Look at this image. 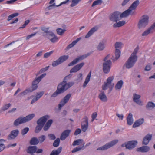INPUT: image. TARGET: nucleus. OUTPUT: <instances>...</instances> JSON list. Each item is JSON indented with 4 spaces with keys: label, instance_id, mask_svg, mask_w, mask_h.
<instances>
[{
    "label": "nucleus",
    "instance_id": "nucleus-42",
    "mask_svg": "<svg viewBox=\"0 0 155 155\" xmlns=\"http://www.w3.org/2000/svg\"><path fill=\"white\" fill-rule=\"evenodd\" d=\"M83 140L81 139H79L74 141L73 143V146L78 145L82 143Z\"/></svg>",
    "mask_w": 155,
    "mask_h": 155
},
{
    "label": "nucleus",
    "instance_id": "nucleus-12",
    "mask_svg": "<svg viewBox=\"0 0 155 155\" xmlns=\"http://www.w3.org/2000/svg\"><path fill=\"white\" fill-rule=\"evenodd\" d=\"M84 120L81 124V128L82 131L84 132H85L87 130L88 126V119L87 117H86Z\"/></svg>",
    "mask_w": 155,
    "mask_h": 155
},
{
    "label": "nucleus",
    "instance_id": "nucleus-22",
    "mask_svg": "<svg viewBox=\"0 0 155 155\" xmlns=\"http://www.w3.org/2000/svg\"><path fill=\"white\" fill-rule=\"evenodd\" d=\"M143 118H140L136 121L133 125V127L136 128L141 125L144 122Z\"/></svg>",
    "mask_w": 155,
    "mask_h": 155
},
{
    "label": "nucleus",
    "instance_id": "nucleus-17",
    "mask_svg": "<svg viewBox=\"0 0 155 155\" xmlns=\"http://www.w3.org/2000/svg\"><path fill=\"white\" fill-rule=\"evenodd\" d=\"M152 135L149 134H147L143 138L142 144L143 145H147L149 143V141L151 140Z\"/></svg>",
    "mask_w": 155,
    "mask_h": 155
},
{
    "label": "nucleus",
    "instance_id": "nucleus-32",
    "mask_svg": "<svg viewBox=\"0 0 155 155\" xmlns=\"http://www.w3.org/2000/svg\"><path fill=\"white\" fill-rule=\"evenodd\" d=\"M39 143L38 139L36 137L32 138L30 141V143L31 145H35L38 144Z\"/></svg>",
    "mask_w": 155,
    "mask_h": 155
},
{
    "label": "nucleus",
    "instance_id": "nucleus-39",
    "mask_svg": "<svg viewBox=\"0 0 155 155\" xmlns=\"http://www.w3.org/2000/svg\"><path fill=\"white\" fill-rule=\"evenodd\" d=\"M43 126L39 124H37L35 129V133H39L42 129Z\"/></svg>",
    "mask_w": 155,
    "mask_h": 155
},
{
    "label": "nucleus",
    "instance_id": "nucleus-6",
    "mask_svg": "<svg viewBox=\"0 0 155 155\" xmlns=\"http://www.w3.org/2000/svg\"><path fill=\"white\" fill-rule=\"evenodd\" d=\"M118 142V140L117 139L114 140L109 142L105 145L98 148L97 150H107L110 147L114 146L115 144L117 143Z\"/></svg>",
    "mask_w": 155,
    "mask_h": 155
},
{
    "label": "nucleus",
    "instance_id": "nucleus-62",
    "mask_svg": "<svg viewBox=\"0 0 155 155\" xmlns=\"http://www.w3.org/2000/svg\"><path fill=\"white\" fill-rule=\"evenodd\" d=\"M97 114L96 112L94 113L91 116V117L92 118V121L93 122L94 121V119L97 116Z\"/></svg>",
    "mask_w": 155,
    "mask_h": 155
},
{
    "label": "nucleus",
    "instance_id": "nucleus-46",
    "mask_svg": "<svg viewBox=\"0 0 155 155\" xmlns=\"http://www.w3.org/2000/svg\"><path fill=\"white\" fill-rule=\"evenodd\" d=\"M57 33L60 35H62L65 31V29H63L61 28H58L56 30Z\"/></svg>",
    "mask_w": 155,
    "mask_h": 155
},
{
    "label": "nucleus",
    "instance_id": "nucleus-16",
    "mask_svg": "<svg viewBox=\"0 0 155 155\" xmlns=\"http://www.w3.org/2000/svg\"><path fill=\"white\" fill-rule=\"evenodd\" d=\"M19 133V131L18 129L12 130L8 136V139L10 140L15 139L18 136Z\"/></svg>",
    "mask_w": 155,
    "mask_h": 155
},
{
    "label": "nucleus",
    "instance_id": "nucleus-55",
    "mask_svg": "<svg viewBox=\"0 0 155 155\" xmlns=\"http://www.w3.org/2000/svg\"><path fill=\"white\" fill-rule=\"evenodd\" d=\"M46 138V137L44 135H42L38 137V140L41 143L44 141Z\"/></svg>",
    "mask_w": 155,
    "mask_h": 155
},
{
    "label": "nucleus",
    "instance_id": "nucleus-20",
    "mask_svg": "<svg viewBox=\"0 0 155 155\" xmlns=\"http://www.w3.org/2000/svg\"><path fill=\"white\" fill-rule=\"evenodd\" d=\"M25 123L22 117H20L16 119L13 123V125L15 126H18L20 124Z\"/></svg>",
    "mask_w": 155,
    "mask_h": 155
},
{
    "label": "nucleus",
    "instance_id": "nucleus-10",
    "mask_svg": "<svg viewBox=\"0 0 155 155\" xmlns=\"http://www.w3.org/2000/svg\"><path fill=\"white\" fill-rule=\"evenodd\" d=\"M36 89L37 87L36 86L34 87L32 85L31 87L27 88L25 90L21 92L19 94L18 96L19 97H21L23 95H25L29 93L32 92Z\"/></svg>",
    "mask_w": 155,
    "mask_h": 155
},
{
    "label": "nucleus",
    "instance_id": "nucleus-63",
    "mask_svg": "<svg viewBox=\"0 0 155 155\" xmlns=\"http://www.w3.org/2000/svg\"><path fill=\"white\" fill-rule=\"evenodd\" d=\"M49 68V66L45 67L41 69L40 71V73H42L43 72H45L48 70Z\"/></svg>",
    "mask_w": 155,
    "mask_h": 155
},
{
    "label": "nucleus",
    "instance_id": "nucleus-25",
    "mask_svg": "<svg viewBox=\"0 0 155 155\" xmlns=\"http://www.w3.org/2000/svg\"><path fill=\"white\" fill-rule=\"evenodd\" d=\"M91 72H90L87 75V76L86 78L85 79V81L83 83V88H84L86 87L87 86V84L88 83L89 81H90L91 77Z\"/></svg>",
    "mask_w": 155,
    "mask_h": 155
},
{
    "label": "nucleus",
    "instance_id": "nucleus-37",
    "mask_svg": "<svg viewBox=\"0 0 155 155\" xmlns=\"http://www.w3.org/2000/svg\"><path fill=\"white\" fill-rule=\"evenodd\" d=\"M105 48V44L103 42H100L98 44L97 47V50L100 51L103 50Z\"/></svg>",
    "mask_w": 155,
    "mask_h": 155
},
{
    "label": "nucleus",
    "instance_id": "nucleus-35",
    "mask_svg": "<svg viewBox=\"0 0 155 155\" xmlns=\"http://www.w3.org/2000/svg\"><path fill=\"white\" fill-rule=\"evenodd\" d=\"M155 107V104L152 102L149 101L148 102L146 106V108L149 109H152Z\"/></svg>",
    "mask_w": 155,
    "mask_h": 155
},
{
    "label": "nucleus",
    "instance_id": "nucleus-23",
    "mask_svg": "<svg viewBox=\"0 0 155 155\" xmlns=\"http://www.w3.org/2000/svg\"><path fill=\"white\" fill-rule=\"evenodd\" d=\"M35 117V114L32 113L23 117L24 123L28 122L31 120Z\"/></svg>",
    "mask_w": 155,
    "mask_h": 155
},
{
    "label": "nucleus",
    "instance_id": "nucleus-48",
    "mask_svg": "<svg viewBox=\"0 0 155 155\" xmlns=\"http://www.w3.org/2000/svg\"><path fill=\"white\" fill-rule=\"evenodd\" d=\"M153 32L149 28L147 30L143 32L142 34V35L143 36H147L150 33Z\"/></svg>",
    "mask_w": 155,
    "mask_h": 155
},
{
    "label": "nucleus",
    "instance_id": "nucleus-8",
    "mask_svg": "<svg viewBox=\"0 0 155 155\" xmlns=\"http://www.w3.org/2000/svg\"><path fill=\"white\" fill-rule=\"evenodd\" d=\"M90 53H87L86 54L81 55L73 60L72 62L69 63L68 64L69 66H73L78 63L79 61L82 60L90 55Z\"/></svg>",
    "mask_w": 155,
    "mask_h": 155
},
{
    "label": "nucleus",
    "instance_id": "nucleus-36",
    "mask_svg": "<svg viewBox=\"0 0 155 155\" xmlns=\"http://www.w3.org/2000/svg\"><path fill=\"white\" fill-rule=\"evenodd\" d=\"M125 23V21H120L118 22H116L113 25V27H119L123 25Z\"/></svg>",
    "mask_w": 155,
    "mask_h": 155
},
{
    "label": "nucleus",
    "instance_id": "nucleus-30",
    "mask_svg": "<svg viewBox=\"0 0 155 155\" xmlns=\"http://www.w3.org/2000/svg\"><path fill=\"white\" fill-rule=\"evenodd\" d=\"M120 50H118L117 49V50H116L115 51V59H114V57L113 56H112L111 59L112 60L115 61L116 60H117L120 57Z\"/></svg>",
    "mask_w": 155,
    "mask_h": 155
},
{
    "label": "nucleus",
    "instance_id": "nucleus-3",
    "mask_svg": "<svg viewBox=\"0 0 155 155\" xmlns=\"http://www.w3.org/2000/svg\"><path fill=\"white\" fill-rule=\"evenodd\" d=\"M148 16L147 15H143L140 18L138 24V28H144L148 25Z\"/></svg>",
    "mask_w": 155,
    "mask_h": 155
},
{
    "label": "nucleus",
    "instance_id": "nucleus-51",
    "mask_svg": "<svg viewBox=\"0 0 155 155\" xmlns=\"http://www.w3.org/2000/svg\"><path fill=\"white\" fill-rule=\"evenodd\" d=\"M11 106L10 103L6 104L2 108V110L3 111H5L8 109Z\"/></svg>",
    "mask_w": 155,
    "mask_h": 155
},
{
    "label": "nucleus",
    "instance_id": "nucleus-56",
    "mask_svg": "<svg viewBox=\"0 0 155 155\" xmlns=\"http://www.w3.org/2000/svg\"><path fill=\"white\" fill-rule=\"evenodd\" d=\"M53 51H51L50 52L46 53L44 55V57L45 58H47L49 57L53 53Z\"/></svg>",
    "mask_w": 155,
    "mask_h": 155
},
{
    "label": "nucleus",
    "instance_id": "nucleus-64",
    "mask_svg": "<svg viewBox=\"0 0 155 155\" xmlns=\"http://www.w3.org/2000/svg\"><path fill=\"white\" fill-rule=\"evenodd\" d=\"M81 132V130L79 128L77 129L75 131L74 134L75 135H77L80 134Z\"/></svg>",
    "mask_w": 155,
    "mask_h": 155
},
{
    "label": "nucleus",
    "instance_id": "nucleus-19",
    "mask_svg": "<svg viewBox=\"0 0 155 155\" xmlns=\"http://www.w3.org/2000/svg\"><path fill=\"white\" fill-rule=\"evenodd\" d=\"M150 150V147L148 146H143L137 148V150L138 152L142 153L148 152Z\"/></svg>",
    "mask_w": 155,
    "mask_h": 155
},
{
    "label": "nucleus",
    "instance_id": "nucleus-4",
    "mask_svg": "<svg viewBox=\"0 0 155 155\" xmlns=\"http://www.w3.org/2000/svg\"><path fill=\"white\" fill-rule=\"evenodd\" d=\"M114 79V77L113 76L109 77L107 79L106 82H105L102 86V89L105 90L108 88H112L114 86V84L112 83Z\"/></svg>",
    "mask_w": 155,
    "mask_h": 155
},
{
    "label": "nucleus",
    "instance_id": "nucleus-49",
    "mask_svg": "<svg viewBox=\"0 0 155 155\" xmlns=\"http://www.w3.org/2000/svg\"><path fill=\"white\" fill-rule=\"evenodd\" d=\"M60 142V139L59 138H57L55 140L53 143V146L54 147H58L59 144Z\"/></svg>",
    "mask_w": 155,
    "mask_h": 155
},
{
    "label": "nucleus",
    "instance_id": "nucleus-1",
    "mask_svg": "<svg viewBox=\"0 0 155 155\" xmlns=\"http://www.w3.org/2000/svg\"><path fill=\"white\" fill-rule=\"evenodd\" d=\"M65 77L63 81L59 83L57 87L56 91L51 95V97H56L58 95L63 93L74 84V82L71 81L67 83L66 78Z\"/></svg>",
    "mask_w": 155,
    "mask_h": 155
},
{
    "label": "nucleus",
    "instance_id": "nucleus-18",
    "mask_svg": "<svg viewBox=\"0 0 155 155\" xmlns=\"http://www.w3.org/2000/svg\"><path fill=\"white\" fill-rule=\"evenodd\" d=\"M71 132L70 130H67L64 131L60 136V139L61 140H64L69 135Z\"/></svg>",
    "mask_w": 155,
    "mask_h": 155
},
{
    "label": "nucleus",
    "instance_id": "nucleus-61",
    "mask_svg": "<svg viewBox=\"0 0 155 155\" xmlns=\"http://www.w3.org/2000/svg\"><path fill=\"white\" fill-rule=\"evenodd\" d=\"M57 6L55 5V3H54L52 5H50L48 7H47L46 9L48 10H50L53 9V6Z\"/></svg>",
    "mask_w": 155,
    "mask_h": 155
},
{
    "label": "nucleus",
    "instance_id": "nucleus-45",
    "mask_svg": "<svg viewBox=\"0 0 155 155\" xmlns=\"http://www.w3.org/2000/svg\"><path fill=\"white\" fill-rule=\"evenodd\" d=\"M103 2L102 0H97L94 2L92 5V7H94L97 5H99L101 4Z\"/></svg>",
    "mask_w": 155,
    "mask_h": 155
},
{
    "label": "nucleus",
    "instance_id": "nucleus-13",
    "mask_svg": "<svg viewBox=\"0 0 155 155\" xmlns=\"http://www.w3.org/2000/svg\"><path fill=\"white\" fill-rule=\"evenodd\" d=\"M84 63L82 62L79 64H77L73 67L70 71L71 73H75L79 71L82 67L84 65Z\"/></svg>",
    "mask_w": 155,
    "mask_h": 155
},
{
    "label": "nucleus",
    "instance_id": "nucleus-7",
    "mask_svg": "<svg viewBox=\"0 0 155 155\" xmlns=\"http://www.w3.org/2000/svg\"><path fill=\"white\" fill-rule=\"evenodd\" d=\"M109 19L112 21L117 22L122 19L120 13L118 12H114L110 15Z\"/></svg>",
    "mask_w": 155,
    "mask_h": 155
},
{
    "label": "nucleus",
    "instance_id": "nucleus-34",
    "mask_svg": "<svg viewBox=\"0 0 155 155\" xmlns=\"http://www.w3.org/2000/svg\"><path fill=\"white\" fill-rule=\"evenodd\" d=\"M62 149V147H60L56 150H53L50 155H58L61 151Z\"/></svg>",
    "mask_w": 155,
    "mask_h": 155
},
{
    "label": "nucleus",
    "instance_id": "nucleus-43",
    "mask_svg": "<svg viewBox=\"0 0 155 155\" xmlns=\"http://www.w3.org/2000/svg\"><path fill=\"white\" fill-rule=\"evenodd\" d=\"M81 1V0H72L71 4L70 5L71 6L73 7L76 6Z\"/></svg>",
    "mask_w": 155,
    "mask_h": 155
},
{
    "label": "nucleus",
    "instance_id": "nucleus-52",
    "mask_svg": "<svg viewBox=\"0 0 155 155\" xmlns=\"http://www.w3.org/2000/svg\"><path fill=\"white\" fill-rule=\"evenodd\" d=\"M48 38L50 39V40L52 43H55L57 41L58 38L57 36L55 35L54 36L52 37V38H50L48 37Z\"/></svg>",
    "mask_w": 155,
    "mask_h": 155
},
{
    "label": "nucleus",
    "instance_id": "nucleus-24",
    "mask_svg": "<svg viewBox=\"0 0 155 155\" xmlns=\"http://www.w3.org/2000/svg\"><path fill=\"white\" fill-rule=\"evenodd\" d=\"M36 146H30L28 148L27 152L29 153H33L36 152L37 150Z\"/></svg>",
    "mask_w": 155,
    "mask_h": 155
},
{
    "label": "nucleus",
    "instance_id": "nucleus-9",
    "mask_svg": "<svg viewBox=\"0 0 155 155\" xmlns=\"http://www.w3.org/2000/svg\"><path fill=\"white\" fill-rule=\"evenodd\" d=\"M71 96V94H67L60 102L58 104V108L61 109L66 103H67Z\"/></svg>",
    "mask_w": 155,
    "mask_h": 155
},
{
    "label": "nucleus",
    "instance_id": "nucleus-27",
    "mask_svg": "<svg viewBox=\"0 0 155 155\" xmlns=\"http://www.w3.org/2000/svg\"><path fill=\"white\" fill-rule=\"evenodd\" d=\"M139 4V0H136L135 1L130 5L129 8L132 11V10H135Z\"/></svg>",
    "mask_w": 155,
    "mask_h": 155
},
{
    "label": "nucleus",
    "instance_id": "nucleus-31",
    "mask_svg": "<svg viewBox=\"0 0 155 155\" xmlns=\"http://www.w3.org/2000/svg\"><path fill=\"white\" fill-rule=\"evenodd\" d=\"M132 11L129 8L124 11L122 14L120 13V16L121 18L123 17H126L128 16L131 13Z\"/></svg>",
    "mask_w": 155,
    "mask_h": 155
},
{
    "label": "nucleus",
    "instance_id": "nucleus-60",
    "mask_svg": "<svg viewBox=\"0 0 155 155\" xmlns=\"http://www.w3.org/2000/svg\"><path fill=\"white\" fill-rule=\"evenodd\" d=\"M48 137L51 140H54L56 138L55 135L53 134H50L48 135Z\"/></svg>",
    "mask_w": 155,
    "mask_h": 155
},
{
    "label": "nucleus",
    "instance_id": "nucleus-29",
    "mask_svg": "<svg viewBox=\"0 0 155 155\" xmlns=\"http://www.w3.org/2000/svg\"><path fill=\"white\" fill-rule=\"evenodd\" d=\"M97 30V28L95 27L92 28L86 34L85 36L86 38H88L90 37Z\"/></svg>",
    "mask_w": 155,
    "mask_h": 155
},
{
    "label": "nucleus",
    "instance_id": "nucleus-50",
    "mask_svg": "<svg viewBox=\"0 0 155 155\" xmlns=\"http://www.w3.org/2000/svg\"><path fill=\"white\" fill-rule=\"evenodd\" d=\"M18 15V13H16L10 15L8 17V21L11 20L14 17L17 16Z\"/></svg>",
    "mask_w": 155,
    "mask_h": 155
},
{
    "label": "nucleus",
    "instance_id": "nucleus-57",
    "mask_svg": "<svg viewBox=\"0 0 155 155\" xmlns=\"http://www.w3.org/2000/svg\"><path fill=\"white\" fill-rule=\"evenodd\" d=\"M55 35H54L52 32L49 31V32L48 33L46 34L45 35L44 34L43 35L44 36H46V37L48 36V37H48V36H51L52 37H53Z\"/></svg>",
    "mask_w": 155,
    "mask_h": 155
},
{
    "label": "nucleus",
    "instance_id": "nucleus-28",
    "mask_svg": "<svg viewBox=\"0 0 155 155\" xmlns=\"http://www.w3.org/2000/svg\"><path fill=\"white\" fill-rule=\"evenodd\" d=\"M123 83V81L122 80L119 81L115 86V89L117 90H120L122 88Z\"/></svg>",
    "mask_w": 155,
    "mask_h": 155
},
{
    "label": "nucleus",
    "instance_id": "nucleus-14",
    "mask_svg": "<svg viewBox=\"0 0 155 155\" xmlns=\"http://www.w3.org/2000/svg\"><path fill=\"white\" fill-rule=\"evenodd\" d=\"M137 144V141H129L127 143L126 149H132L136 147Z\"/></svg>",
    "mask_w": 155,
    "mask_h": 155
},
{
    "label": "nucleus",
    "instance_id": "nucleus-26",
    "mask_svg": "<svg viewBox=\"0 0 155 155\" xmlns=\"http://www.w3.org/2000/svg\"><path fill=\"white\" fill-rule=\"evenodd\" d=\"M127 124L128 125H131L133 122L134 120L133 118L132 114L129 113L128 116L127 118Z\"/></svg>",
    "mask_w": 155,
    "mask_h": 155
},
{
    "label": "nucleus",
    "instance_id": "nucleus-58",
    "mask_svg": "<svg viewBox=\"0 0 155 155\" xmlns=\"http://www.w3.org/2000/svg\"><path fill=\"white\" fill-rule=\"evenodd\" d=\"M43 94V93L42 92H41L38 93L35 97L37 99V100H38L42 96Z\"/></svg>",
    "mask_w": 155,
    "mask_h": 155
},
{
    "label": "nucleus",
    "instance_id": "nucleus-15",
    "mask_svg": "<svg viewBox=\"0 0 155 155\" xmlns=\"http://www.w3.org/2000/svg\"><path fill=\"white\" fill-rule=\"evenodd\" d=\"M141 96L140 95L134 94L133 96V100L134 102L142 106L143 104L140 99Z\"/></svg>",
    "mask_w": 155,
    "mask_h": 155
},
{
    "label": "nucleus",
    "instance_id": "nucleus-44",
    "mask_svg": "<svg viewBox=\"0 0 155 155\" xmlns=\"http://www.w3.org/2000/svg\"><path fill=\"white\" fill-rule=\"evenodd\" d=\"M40 81H39L38 79L37 78H36L33 82L32 83V85L34 87L36 86L37 87V88H38L37 84Z\"/></svg>",
    "mask_w": 155,
    "mask_h": 155
},
{
    "label": "nucleus",
    "instance_id": "nucleus-38",
    "mask_svg": "<svg viewBox=\"0 0 155 155\" xmlns=\"http://www.w3.org/2000/svg\"><path fill=\"white\" fill-rule=\"evenodd\" d=\"M2 141L5 142V140L3 139L0 140V152L3 151L5 148V145L3 143H2Z\"/></svg>",
    "mask_w": 155,
    "mask_h": 155
},
{
    "label": "nucleus",
    "instance_id": "nucleus-54",
    "mask_svg": "<svg viewBox=\"0 0 155 155\" xmlns=\"http://www.w3.org/2000/svg\"><path fill=\"white\" fill-rule=\"evenodd\" d=\"M60 63L58 59L56 60L55 61H53L52 62V65L53 67L56 66L60 64Z\"/></svg>",
    "mask_w": 155,
    "mask_h": 155
},
{
    "label": "nucleus",
    "instance_id": "nucleus-33",
    "mask_svg": "<svg viewBox=\"0 0 155 155\" xmlns=\"http://www.w3.org/2000/svg\"><path fill=\"white\" fill-rule=\"evenodd\" d=\"M68 58L69 56L68 55H64L60 56L58 59L61 64L68 59Z\"/></svg>",
    "mask_w": 155,
    "mask_h": 155
},
{
    "label": "nucleus",
    "instance_id": "nucleus-53",
    "mask_svg": "<svg viewBox=\"0 0 155 155\" xmlns=\"http://www.w3.org/2000/svg\"><path fill=\"white\" fill-rule=\"evenodd\" d=\"M29 128L26 127L21 130V133L22 135L25 134L29 131Z\"/></svg>",
    "mask_w": 155,
    "mask_h": 155
},
{
    "label": "nucleus",
    "instance_id": "nucleus-5",
    "mask_svg": "<svg viewBox=\"0 0 155 155\" xmlns=\"http://www.w3.org/2000/svg\"><path fill=\"white\" fill-rule=\"evenodd\" d=\"M137 60V59L135 57L130 56L125 63L126 68L129 69L133 67L134 65Z\"/></svg>",
    "mask_w": 155,
    "mask_h": 155
},
{
    "label": "nucleus",
    "instance_id": "nucleus-59",
    "mask_svg": "<svg viewBox=\"0 0 155 155\" xmlns=\"http://www.w3.org/2000/svg\"><path fill=\"white\" fill-rule=\"evenodd\" d=\"M49 29V27H41V29L42 31H44L46 33V34L48 33L49 32L48 30Z\"/></svg>",
    "mask_w": 155,
    "mask_h": 155
},
{
    "label": "nucleus",
    "instance_id": "nucleus-21",
    "mask_svg": "<svg viewBox=\"0 0 155 155\" xmlns=\"http://www.w3.org/2000/svg\"><path fill=\"white\" fill-rule=\"evenodd\" d=\"M98 97L103 102H106L107 100V97L105 93L102 91H101Z\"/></svg>",
    "mask_w": 155,
    "mask_h": 155
},
{
    "label": "nucleus",
    "instance_id": "nucleus-2",
    "mask_svg": "<svg viewBox=\"0 0 155 155\" xmlns=\"http://www.w3.org/2000/svg\"><path fill=\"white\" fill-rule=\"evenodd\" d=\"M110 55L109 54L103 59L104 61L103 63V70L105 74L108 73L110 71L112 66V62L110 60Z\"/></svg>",
    "mask_w": 155,
    "mask_h": 155
},
{
    "label": "nucleus",
    "instance_id": "nucleus-41",
    "mask_svg": "<svg viewBox=\"0 0 155 155\" xmlns=\"http://www.w3.org/2000/svg\"><path fill=\"white\" fill-rule=\"evenodd\" d=\"M122 44L121 42H116L115 44V47L116 48V50L117 49L120 50V49H121L122 48Z\"/></svg>",
    "mask_w": 155,
    "mask_h": 155
},
{
    "label": "nucleus",
    "instance_id": "nucleus-47",
    "mask_svg": "<svg viewBox=\"0 0 155 155\" xmlns=\"http://www.w3.org/2000/svg\"><path fill=\"white\" fill-rule=\"evenodd\" d=\"M84 144H85L84 143L83 144V145L82 147H77L75 148H74L72 150V152L73 153H75L76 152H77V151L80 150H81L82 149V148L83 147Z\"/></svg>",
    "mask_w": 155,
    "mask_h": 155
},
{
    "label": "nucleus",
    "instance_id": "nucleus-11",
    "mask_svg": "<svg viewBox=\"0 0 155 155\" xmlns=\"http://www.w3.org/2000/svg\"><path fill=\"white\" fill-rule=\"evenodd\" d=\"M50 118L48 115H46L41 117L37 121V124L43 126L47 120Z\"/></svg>",
    "mask_w": 155,
    "mask_h": 155
},
{
    "label": "nucleus",
    "instance_id": "nucleus-40",
    "mask_svg": "<svg viewBox=\"0 0 155 155\" xmlns=\"http://www.w3.org/2000/svg\"><path fill=\"white\" fill-rule=\"evenodd\" d=\"M139 50V48L137 46L134 50L133 52L132 53L130 56H132L133 57H135L137 59V54Z\"/></svg>",
    "mask_w": 155,
    "mask_h": 155
}]
</instances>
